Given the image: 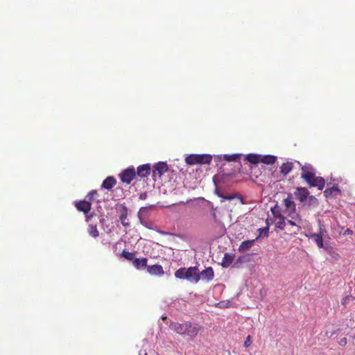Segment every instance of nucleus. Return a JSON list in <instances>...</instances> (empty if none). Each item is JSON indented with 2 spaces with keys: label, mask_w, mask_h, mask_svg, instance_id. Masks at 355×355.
Masks as SVG:
<instances>
[{
  "label": "nucleus",
  "mask_w": 355,
  "mask_h": 355,
  "mask_svg": "<svg viewBox=\"0 0 355 355\" xmlns=\"http://www.w3.org/2000/svg\"><path fill=\"white\" fill-rule=\"evenodd\" d=\"M75 205L78 211L85 213L86 219L87 220L89 218V216L87 215V213L89 212V202L81 200L76 202Z\"/></svg>",
  "instance_id": "ddd939ff"
},
{
  "label": "nucleus",
  "mask_w": 355,
  "mask_h": 355,
  "mask_svg": "<svg viewBox=\"0 0 355 355\" xmlns=\"http://www.w3.org/2000/svg\"><path fill=\"white\" fill-rule=\"evenodd\" d=\"M251 337L250 336H248L245 342H244V347H248L251 345Z\"/></svg>",
  "instance_id": "c85d7f7f"
},
{
  "label": "nucleus",
  "mask_w": 355,
  "mask_h": 355,
  "mask_svg": "<svg viewBox=\"0 0 355 355\" xmlns=\"http://www.w3.org/2000/svg\"><path fill=\"white\" fill-rule=\"evenodd\" d=\"M277 161V157L273 155H261L260 162L265 164H272Z\"/></svg>",
  "instance_id": "4be33fe9"
},
{
  "label": "nucleus",
  "mask_w": 355,
  "mask_h": 355,
  "mask_svg": "<svg viewBox=\"0 0 355 355\" xmlns=\"http://www.w3.org/2000/svg\"><path fill=\"white\" fill-rule=\"evenodd\" d=\"M119 189H120L121 191H122V189H120V188H116V191H117V190H119Z\"/></svg>",
  "instance_id": "f704fd0d"
},
{
  "label": "nucleus",
  "mask_w": 355,
  "mask_h": 355,
  "mask_svg": "<svg viewBox=\"0 0 355 355\" xmlns=\"http://www.w3.org/2000/svg\"><path fill=\"white\" fill-rule=\"evenodd\" d=\"M288 217H291V219L287 220L288 223L293 226H297L299 230L301 229L302 220L298 214L291 212L288 214Z\"/></svg>",
  "instance_id": "0eeeda50"
},
{
  "label": "nucleus",
  "mask_w": 355,
  "mask_h": 355,
  "mask_svg": "<svg viewBox=\"0 0 355 355\" xmlns=\"http://www.w3.org/2000/svg\"><path fill=\"white\" fill-rule=\"evenodd\" d=\"M349 299H350L349 296H347V297H344L341 302L342 304L346 305L348 303V301L349 300Z\"/></svg>",
  "instance_id": "7c9ffc66"
},
{
  "label": "nucleus",
  "mask_w": 355,
  "mask_h": 355,
  "mask_svg": "<svg viewBox=\"0 0 355 355\" xmlns=\"http://www.w3.org/2000/svg\"><path fill=\"white\" fill-rule=\"evenodd\" d=\"M283 202L284 205L285 206L286 209L290 211V213L295 212V204L290 195L288 196V197L284 200Z\"/></svg>",
  "instance_id": "a211bd4d"
},
{
  "label": "nucleus",
  "mask_w": 355,
  "mask_h": 355,
  "mask_svg": "<svg viewBox=\"0 0 355 355\" xmlns=\"http://www.w3.org/2000/svg\"><path fill=\"white\" fill-rule=\"evenodd\" d=\"M234 254L225 253L222 260L221 266L223 268H228L234 261Z\"/></svg>",
  "instance_id": "6ab92c4d"
},
{
  "label": "nucleus",
  "mask_w": 355,
  "mask_h": 355,
  "mask_svg": "<svg viewBox=\"0 0 355 355\" xmlns=\"http://www.w3.org/2000/svg\"><path fill=\"white\" fill-rule=\"evenodd\" d=\"M94 193H96V191H90V193H89L90 198L94 197Z\"/></svg>",
  "instance_id": "473e14b6"
},
{
  "label": "nucleus",
  "mask_w": 355,
  "mask_h": 355,
  "mask_svg": "<svg viewBox=\"0 0 355 355\" xmlns=\"http://www.w3.org/2000/svg\"><path fill=\"white\" fill-rule=\"evenodd\" d=\"M169 328L179 335L188 336L191 340H193L198 334L203 330L202 326L191 322H172Z\"/></svg>",
  "instance_id": "f257e3e1"
},
{
  "label": "nucleus",
  "mask_w": 355,
  "mask_h": 355,
  "mask_svg": "<svg viewBox=\"0 0 355 355\" xmlns=\"http://www.w3.org/2000/svg\"><path fill=\"white\" fill-rule=\"evenodd\" d=\"M175 277L179 279H187L196 284L200 281V274L197 267L180 268L175 271Z\"/></svg>",
  "instance_id": "7ed1b4c3"
},
{
  "label": "nucleus",
  "mask_w": 355,
  "mask_h": 355,
  "mask_svg": "<svg viewBox=\"0 0 355 355\" xmlns=\"http://www.w3.org/2000/svg\"><path fill=\"white\" fill-rule=\"evenodd\" d=\"M147 261V258H135V259L133 260L132 264L134 267L136 268L137 270H143L146 268Z\"/></svg>",
  "instance_id": "f3484780"
},
{
  "label": "nucleus",
  "mask_w": 355,
  "mask_h": 355,
  "mask_svg": "<svg viewBox=\"0 0 355 355\" xmlns=\"http://www.w3.org/2000/svg\"><path fill=\"white\" fill-rule=\"evenodd\" d=\"M150 171L151 168L149 164H143L137 167L136 175L141 178H144L150 174Z\"/></svg>",
  "instance_id": "9b49d317"
},
{
  "label": "nucleus",
  "mask_w": 355,
  "mask_h": 355,
  "mask_svg": "<svg viewBox=\"0 0 355 355\" xmlns=\"http://www.w3.org/2000/svg\"><path fill=\"white\" fill-rule=\"evenodd\" d=\"M148 272L151 275L162 276L164 274L163 267L161 265L155 264L152 266H147Z\"/></svg>",
  "instance_id": "6e6552de"
},
{
  "label": "nucleus",
  "mask_w": 355,
  "mask_h": 355,
  "mask_svg": "<svg viewBox=\"0 0 355 355\" xmlns=\"http://www.w3.org/2000/svg\"><path fill=\"white\" fill-rule=\"evenodd\" d=\"M326 234L327 230L325 229V227L320 221L318 233H309L306 234L305 235L306 237L312 239L319 248H322L324 247L323 237L325 236Z\"/></svg>",
  "instance_id": "39448f33"
},
{
  "label": "nucleus",
  "mask_w": 355,
  "mask_h": 355,
  "mask_svg": "<svg viewBox=\"0 0 355 355\" xmlns=\"http://www.w3.org/2000/svg\"><path fill=\"white\" fill-rule=\"evenodd\" d=\"M343 234L344 235H352V234H353V231L352 230H350V229H347L345 231Z\"/></svg>",
  "instance_id": "2f4dec72"
},
{
  "label": "nucleus",
  "mask_w": 355,
  "mask_h": 355,
  "mask_svg": "<svg viewBox=\"0 0 355 355\" xmlns=\"http://www.w3.org/2000/svg\"><path fill=\"white\" fill-rule=\"evenodd\" d=\"M267 225L264 227H261L258 229V231L259 232V236L257 237V239L261 237L262 235L263 236H268V232H269V227H268V219L266 220Z\"/></svg>",
  "instance_id": "a878e982"
},
{
  "label": "nucleus",
  "mask_w": 355,
  "mask_h": 355,
  "mask_svg": "<svg viewBox=\"0 0 355 355\" xmlns=\"http://www.w3.org/2000/svg\"><path fill=\"white\" fill-rule=\"evenodd\" d=\"M116 184V180L113 176L107 177L103 182L101 187L102 188L110 190Z\"/></svg>",
  "instance_id": "f8f14e48"
},
{
  "label": "nucleus",
  "mask_w": 355,
  "mask_h": 355,
  "mask_svg": "<svg viewBox=\"0 0 355 355\" xmlns=\"http://www.w3.org/2000/svg\"><path fill=\"white\" fill-rule=\"evenodd\" d=\"M309 194V192L308 189L304 187L297 188L294 193L295 198L302 202L306 200Z\"/></svg>",
  "instance_id": "9d476101"
},
{
  "label": "nucleus",
  "mask_w": 355,
  "mask_h": 355,
  "mask_svg": "<svg viewBox=\"0 0 355 355\" xmlns=\"http://www.w3.org/2000/svg\"><path fill=\"white\" fill-rule=\"evenodd\" d=\"M347 339L346 337H344L343 338H341L339 341H338V344L342 346V347H344L347 345Z\"/></svg>",
  "instance_id": "c756f323"
},
{
  "label": "nucleus",
  "mask_w": 355,
  "mask_h": 355,
  "mask_svg": "<svg viewBox=\"0 0 355 355\" xmlns=\"http://www.w3.org/2000/svg\"><path fill=\"white\" fill-rule=\"evenodd\" d=\"M234 198V196H226L225 197V199H227V200H231V199H233Z\"/></svg>",
  "instance_id": "72a5a7b5"
},
{
  "label": "nucleus",
  "mask_w": 355,
  "mask_h": 355,
  "mask_svg": "<svg viewBox=\"0 0 355 355\" xmlns=\"http://www.w3.org/2000/svg\"><path fill=\"white\" fill-rule=\"evenodd\" d=\"M341 191L337 187H332L327 188L324 191V194L326 197H334L340 194Z\"/></svg>",
  "instance_id": "412c9836"
},
{
  "label": "nucleus",
  "mask_w": 355,
  "mask_h": 355,
  "mask_svg": "<svg viewBox=\"0 0 355 355\" xmlns=\"http://www.w3.org/2000/svg\"><path fill=\"white\" fill-rule=\"evenodd\" d=\"M302 178L308 184L310 187H317L322 190L325 186V180L320 176L315 175V169L311 164H305L301 166Z\"/></svg>",
  "instance_id": "f03ea898"
},
{
  "label": "nucleus",
  "mask_w": 355,
  "mask_h": 355,
  "mask_svg": "<svg viewBox=\"0 0 355 355\" xmlns=\"http://www.w3.org/2000/svg\"><path fill=\"white\" fill-rule=\"evenodd\" d=\"M121 255L125 259L129 260V261H132V262H133V260L135 259V253L134 252H128L125 250H123L122 251Z\"/></svg>",
  "instance_id": "bb28decb"
},
{
  "label": "nucleus",
  "mask_w": 355,
  "mask_h": 355,
  "mask_svg": "<svg viewBox=\"0 0 355 355\" xmlns=\"http://www.w3.org/2000/svg\"><path fill=\"white\" fill-rule=\"evenodd\" d=\"M211 160L212 157L209 154L189 155L185 158V162L189 165L209 164Z\"/></svg>",
  "instance_id": "20e7f679"
},
{
  "label": "nucleus",
  "mask_w": 355,
  "mask_h": 355,
  "mask_svg": "<svg viewBox=\"0 0 355 355\" xmlns=\"http://www.w3.org/2000/svg\"><path fill=\"white\" fill-rule=\"evenodd\" d=\"M162 318L163 320H164V319H166V316H163Z\"/></svg>",
  "instance_id": "c9c22d12"
},
{
  "label": "nucleus",
  "mask_w": 355,
  "mask_h": 355,
  "mask_svg": "<svg viewBox=\"0 0 355 355\" xmlns=\"http://www.w3.org/2000/svg\"><path fill=\"white\" fill-rule=\"evenodd\" d=\"M119 220L123 226H124L125 227H128L130 226V223L128 219V209L125 206H123L122 208V210L119 216Z\"/></svg>",
  "instance_id": "dca6fc26"
},
{
  "label": "nucleus",
  "mask_w": 355,
  "mask_h": 355,
  "mask_svg": "<svg viewBox=\"0 0 355 355\" xmlns=\"http://www.w3.org/2000/svg\"><path fill=\"white\" fill-rule=\"evenodd\" d=\"M241 157V154L224 155L223 159L227 162H236Z\"/></svg>",
  "instance_id": "393cba45"
},
{
  "label": "nucleus",
  "mask_w": 355,
  "mask_h": 355,
  "mask_svg": "<svg viewBox=\"0 0 355 355\" xmlns=\"http://www.w3.org/2000/svg\"><path fill=\"white\" fill-rule=\"evenodd\" d=\"M293 168V163L291 162H287L282 164L280 166V172L284 176H286Z\"/></svg>",
  "instance_id": "aec40b11"
},
{
  "label": "nucleus",
  "mask_w": 355,
  "mask_h": 355,
  "mask_svg": "<svg viewBox=\"0 0 355 355\" xmlns=\"http://www.w3.org/2000/svg\"><path fill=\"white\" fill-rule=\"evenodd\" d=\"M90 235H92L94 237H97L98 236V231L97 230L96 226L90 227Z\"/></svg>",
  "instance_id": "cd10ccee"
},
{
  "label": "nucleus",
  "mask_w": 355,
  "mask_h": 355,
  "mask_svg": "<svg viewBox=\"0 0 355 355\" xmlns=\"http://www.w3.org/2000/svg\"><path fill=\"white\" fill-rule=\"evenodd\" d=\"M119 177L121 181L123 183L129 184L136 177V171L134 166H130L126 169L123 170L119 175Z\"/></svg>",
  "instance_id": "423d86ee"
},
{
  "label": "nucleus",
  "mask_w": 355,
  "mask_h": 355,
  "mask_svg": "<svg viewBox=\"0 0 355 355\" xmlns=\"http://www.w3.org/2000/svg\"><path fill=\"white\" fill-rule=\"evenodd\" d=\"M145 355H148V354L146 353Z\"/></svg>",
  "instance_id": "e433bc0d"
},
{
  "label": "nucleus",
  "mask_w": 355,
  "mask_h": 355,
  "mask_svg": "<svg viewBox=\"0 0 355 355\" xmlns=\"http://www.w3.org/2000/svg\"><path fill=\"white\" fill-rule=\"evenodd\" d=\"M200 274V279L211 281L213 279L214 273L211 267L206 268Z\"/></svg>",
  "instance_id": "4468645a"
},
{
  "label": "nucleus",
  "mask_w": 355,
  "mask_h": 355,
  "mask_svg": "<svg viewBox=\"0 0 355 355\" xmlns=\"http://www.w3.org/2000/svg\"><path fill=\"white\" fill-rule=\"evenodd\" d=\"M153 168V175H158L159 177H161L168 169V165L165 162H159Z\"/></svg>",
  "instance_id": "1a4fd4ad"
},
{
  "label": "nucleus",
  "mask_w": 355,
  "mask_h": 355,
  "mask_svg": "<svg viewBox=\"0 0 355 355\" xmlns=\"http://www.w3.org/2000/svg\"><path fill=\"white\" fill-rule=\"evenodd\" d=\"M276 227L283 230L286 227V218L280 214L274 213Z\"/></svg>",
  "instance_id": "2eb2a0df"
},
{
  "label": "nucleus",
  "mask_w": 355,
  "mask_h": 355,
  "mask_svg": "<svg viewBox=\"0 0 355 355\" xmlns=\"http://www.w3.org/2000/svg\"><path fill=\"white\" fill-rule=\"evenodd\" d=\"M245 159L251 164H256L260 162L261 155L248 154L245 156Z\"/></svg>",
  "instance_id": "5701e85b"
},
{
  "label": "nucleus",
  "mask_w": 355,
  "mask_h": 355,
  "mask_svg": "<svg viewBox=\"0 0 355 355\" xmlns=\"http://www.w3.org/2000/svg\"><path fill=\"white\" fill-rule=\"evenodd\" d=\"M254 241V240H247L243 241L239 247V250L240 252H245L248 250L252 246Z\"/></svg>",
  "instance_id": "b1692460"
}]
</instances>
